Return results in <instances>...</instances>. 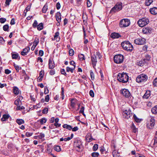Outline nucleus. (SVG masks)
Returning <instances> with one entry per match:
<instances>
[{
	"label": "nucleus",
	"instance_id": "49",
	"mask_svg": "<svg viewBox=\"0 0 157 157\" xmlns=\"http://www.w3.org/2000/svg\"><path fill=\"white\" fill-rule=\"evenodd\" d=\"M21 103V102L20 101L18 100L17 99L14 102V104L17 105H20V103Z\"/></svg>",
	"mask_w": 157,
	"mask_h": 157
},
{
	"label": "nucleus",
	"instance_id": "36",
	"mask_svg": "<svg viewBox=\"0 0 157 157\" xmlns=\"http://www.w3.org/2000/svg\"><path fill=\"white\" fill-rule=\"evenodd\" d=\"M45 136V135L44 134L42 133H40V135L38 136H36V137L39 139H41L43 138H44Z\"/></svg>",
	"mask_w": 157,
	"mask_h": 157
},
{
	"label": "nucleus",
	"instance_id": "10",
	"mask_svg": "<svg viewBox=\"0 0 157 157\" xmlns=\"http://www.w3.org/2000/svg\"><path fill=\"white\" fill-rule=\"evenodd\" d=\"M155 123V120L154 117H150V119L149 122L147 124V126L148 128L150 129H152Z\"/></svg>",
	"mask_w": 157,
	"mask_h": 157
},
{
	"label": "nucleus",
	"instance_id": "32",
	"mask_svg": "<svg viewBox=\"0 0 157 157\" xmlns=\"http://www.w3.org/2000/svg\"><path fill=\"white\" fill-rule=\"evenodd\" d=\"M78 57L80 61H82L85 60V56L83 54H80L78 55Z\"/></svg>",
	"mask_w": 157,
	"mask_h": 157
},
{
	"label": "nucleus",
	"instance_id": "4",
	"mask_svg": "<svg viewBox=\"0 0 157 157\" xmlns=\"http://www.w3.org/2000/svg\"><path fill=\"white\" fill-rule=\"evenodd\" d=\"M147 79V76L144 74H141L139 75L136 79V81L138 83L144 82Z\"/></svg>",
	"mask_w": 157,
	"mask_h": 157
},
{
	"label": "nucleus",
	"instance_id": "27",
	"mask_svg": "<svg viewBox=\"0 0 157 157\" xmlns=\"http://www.w3.org/2000/svg\"><path fill=\"white\" fill-rule=\"evenodd\" d=\"M86 140L87 141L90 142L92 141V138L90 136V135H88L86 136Z\"/></svg>",
	"mask_w": 157,
	"mask_h": 157
},
{
	"label": "nucleus",
	"instance_id": "14",
	"mask_svg": "<svg viewBox=\"0 0 157 157\" xmlns=\"http://www.w3.org/2000/svg\"><path fill=\"white\" fill-rule=\"evenodd\" d=\"M152 29L150 27H144L143 29L142 32L144 34L151 33L152 32Z\"/></svg>",
	"mask_w": 157,
	"mask_h": 157
},
{
	"label": "nucleus",
	"instance_id": "47",
	"mask_svg": "<svg viewBox=\"0 0 157 157\" xmlns=\"http://www.w3.org/2000/svg\"><path fill=\"white\" fill-rule=\"evenodd\" d=\"M99 155L98 152H93L92 153L91 155L93 157H98Z\"/></svg>",
	"mask_w": 157,
	"mask_h": 157
},
{
	"label": "nucleus",
	"instance_id": "41",
	"mask_svg": "<svg viewBox=\"0 0 157 157\" xmlns=\"http://www.w3.org/2000/svg\"><path fill=\"white\" fill-rule=\"evenodd\" d=\"M54 149L56 151H59L61 150L60 147L59 146H57L55 147H54Z\"/></svg>",
	"mask_w": 157,
	"mask_h": 157
},
{
	"label": "nucleus",
	"instance_id": "3",
	"mask_svg": "<svg viewBox=\"0 0 157 157\" xmlns=\"http://www.w3.org/2000/svg\"><path fill=\"white\" fill-rule=\"evenodd\" d=\"M101 57L100 53L98 52H96L95 54L91 56V61L94 68L96 65L97 63V58L100 59Z\"/></svg>",
	"mask_w": 157,
	"mask_h": 157
},
{
	"label": "nucleus",
	"instance_id": "59",
	"mask_svg": "<svg viewBox=\"0 0 157 157\" xmlns=\"http://www.w3.org/2000/svg\"><path fill=\"white\" fill-rule=\"evenodd\" d=\"M49 100V96L48 95H47L45 98V101L46 102H48Z\"/></svg>",
	"mask_w": 157,
	"mask_h": 157
},
{
	"label": "nucleus",
	"instance_id": "13",
	"mask_svg": "<svg viewBox=\"0 0 157 157\" xmlns=\"http://www.w3.org/2000/svg\"><path fill=\"white\" fill-rule=\"evenodd\" d=\"M123 115L124 118L127 119L128 118L132 115L131 111L129 109L128 110H125L123 112Z\"/></svg>",
	"mask_w": 157,
	"mask_h": 157
},
{
	"label": "nucleus",
	"instance_id": "25",
	"mask_svg": "<svg viewBox=\"0 0 157 157\" xmlns=\"http://www.w3.org/2000/svg\"><path fill=\"white\" fill-rule=\"evenodd\" d=\"M151 59V57L148 55H146L145 56V58L144 59V61L145 62V63H147V62L149 61Z\"/></svg>",
	"mask_w": 157,
	"mask_h": 157
},
{
	"label": "nucleus",
	"instance_id": "22",
	"mask_svg": "<svg viewBox=\"0 0 157 157\" xmlns=\"http://www.w3.org/2000/svg\"><path fill=\"white\" fill-rule=\"evenodd\" d=\"M151 111L153 114L155 115L157 114V105L152 108Z\"/></svg>",
	"mask_w": 157,
	"mask_h": 157
},
{
	"label": "nucleus",
	"instance_id": "15",
	"mask_svg": "<svg viewBox=\"0 0 157 157\" xmlns=\"http://www.w3.org/2000/svg\"><path fill=\"white\" fill-rule=\"evenodd\" d=\"M49 68L50 69H52L55 67V63L54 61L50 59L48 62Z\"/></svg>",
	"mask_w": 157,
	"mask_h": 157
},
{
	"label": "nucleus",
	"instance_id": "46",
	"mask_svg": "<svg viewBox=\"0 0 157 157\" xmlns=\"http://www.w3.org/2000/svg\"><path fill=\"white\" fill-rule=\"evenodd\" d=\"M69 55L71 56H72L74 54V51L72 49H70L69 50Z\"/></svg>",
	"mask_w": 157,
	"mask_h": 157
},
{
	"label": "nucleus",
	"instance_id": "45",
	"mask_svg": "<svg viewBox=\"0 0 157 157\" xmlns=\"http://www.w3.org/2000/svg\"><path fill=\"white\" fill-rule=\"evenodd\" d=\"M38 25V23L37 21L36 20H35L34 23L33 24V27L34 28H35L36 27H37V26Z\"/></svg>",
	"mask_w": 157,
	"mask_h": 157
},
{
	"label": "nucleus",
	"instance_id": "61",
	"mask_svg": "<svg viewBox=\"0 0 157 157\" xmlns=\"http://www.w3.org/2000/svg\"><path fill=\"white\" fill-rule=\"evenodd\" d=\"M134 119L135 120V121L136 122H139L140 121L139 119H138L136 116H135V115H134Z\"/></svg>",
	"mask_w": 157,
	"mask_h": 157
},
{
	"label": "nucleus",
	"instance_id": "1",
	"mask_svg": "<svg viewBox=\"0 0 157 157\" xmlns=\"http://www.w3.org/2000/svg\"><path fill=\"white\" fill-rule=\"evenodd\" d=\"M117 80L120 82L125 83L128 80V76L126 73H119L117 77Z\"/></svg>",
	"mask_w": 157,
	"mask_h": 157
},
{
	"label": "nucleus",
	"instance_id": "29",
	"mask_svg": "<svg viewBox=\"0 0 157 157\" xmlns=\"http://www.w3.org/2000/svg\"><path fill=\"white\" fill-rule=\"evenodd\" d=\"M75 69V67L72 68H70L67 67L66 68V71L67 72H69L70 71L71 73H72L73 72V71Z\"/></svg>",
	"mask_w": 157,
	"mask_h": 157
},
{
	"label": "nucleus",
	"instance_id": "44",
	"mask_svg": "<svg viewBox=\"0 0 157 157\" xmlns=\"http://www.w3.org/2000/svg\"><path fill=\"white\" fill-rule=\"evenodd\" d=\"M84 107L83 106H82L80 109V110L79 111V113H82V114L85 116V115L84 113Z\"/></svg>",
	"mask_w": 157,
	"mask_h": 157
},
{
	"label": "nucleus",
	"instance_id": "33",
	"mask_svg": "<svg viewBox=\"0 0 157 157\" xmlns=\"http://www.w3.org/2000/svg\"><path fill=\"white\" fill-rule=\"evenodd\" d=\"M39 42V39L37 37H36L33 42V44L35 46H36Z\"/></svg>",
	"mask_w": 157,
	"mask_h": 157
},
{
	"label": "nucleus",
	"instance_id": "58",
	"mask_svg": "<svg viewBox=\"0 0 157 157\" xmlns=\"http://www.w3.org/2000/svg\"><path fill=\"white\" fill-rule=\"evenodd\" d=\"M44 55V52L42 50H40L39 51V56H42Z\"/></svg>",
	"mask_w": 157,
	"mask_h": 157
},
{
	"label": "nucleus",
	"instance_id": "64",
	"mask_svg": "<svg viewBox=\"0 0 157 157\" xmlns=\"http://www.w3.org/2000/svg\"><path fill=\"white\" fill-rule=\"evenodd\" d=\"M144 156V155L140 154L138 153L136 154L135 155V157H142Z\"/></svg>",
	"mask_w": 157,
	"mask_h": 157
},
{
	"label": "nucleus",
	"instance_id": "55",
	"mask_svg": "<svg viewBox=\"0 0 157 157\" xmlns=\"http://www.w3.org/2000/svg\"><path fill=\"white\" fill-rule=\"evenodd\" d=\"M25 109V107L23 106H19L17 107V110H21Z\"/></svg>",
	"mask_w": 157,
	"mask_h": 157
},
{
	"label": "nucleus",
	"instance_id": "34",
	"mask_svg": "<svg viewBox=\"0 0 157 157\" xmlns=\"http://www.w3.org/2000/svg\"><path fill=\"white\" fill-rule=\"evenodd\" d=\"M39 121L41 124H43L45 123L47 121V119L45 118H42Z\"/></svg>",
	"mask_w": 157,
	"mask_h": 157
},
{
	"label": "nucleus",
	"instance_id": "19",
	"mask_svg": "<svg viewBox=\"0 0 157 157\" xmlns=\"http://www.w3.org/2000/svg\"><path fill=\"white\" fill-rule=\"evenodd\" d=\"M77 102V100L75 99H73L71 100V106L72 108H74L75 106V104Z\"/></svg>",
	"mask_w": 157,
	"mask_h": 157
},
{
	"label": "nucleus",
	"instance_id": "57",
	"mask_svg": "<svg viewBox=\"0 0 157 157\" xmlns=\"http://www.w3.org/2000/svg\"><path fill=\"white\" fill-rule=\"evenodd\" d=\"M33 134V133L32 132H27L26 133L25 135L27 137H29L32 136Z\"/></svg>",
	"mask_w": 157,
	"mask_h": 157
},
{
	"label": "nucleus",
	"instance_id": "48",
	"mask_svg": "<svg viewBox=\"0 0 157 157\" xmlns=\"http://www.w3.org/2000/svg\"><path fill=\"white\" fill-rule=\"evenodd\" d=\"M59 35V33L57 32L55 33V35L54 36V38L57 40V39L58 38Z\"/></svg>",
	"mask_w": 157,
	"mask_h": 157
},
{
	"label": "nucleus",
	"instance_id": "8",
	"mask_svg": "<svg viewBox=\"0 0 157 157\" xmlns=\"http://www.w3.org/2000/svg\"><path fill=\"white\" fill-rule=\"evenodd\" d=\"M74 147L77 151L80 152L82 150V142L80 140H77L75 142Z\"/></svg>",
	"mask_w": 157,
	"mask_h": 157
},
{
	"label": "nucleus",
	"instance_id": "9",
	"mask_svg": "<svg viewBox=\"0 0 157 157\" xmlns=\"http://www.w3.org/2000/svg\"><path fill=\"white\" fill-rule=\"evenodd\" d=\"M121 93L124 97L128 98L131 96V94L128 90L126 89H121L120 90Z\"/></svg>",
	"mask_w": 157,
	"mask_h": 157
},
{
	"label": "nucleus",
	"instance_id": "51",
	"mask_svg": "<svg viewBox=\"0 0 157 157\" xmlns=\"http://www.w3.org/2000/svg\"><path fill=\"white\" fill-rule=\"evenodd\" d=\"M48 109L47 108H45L43 110L42 113L43 114H46L48 111Z\"/></svg>",
	"mask_w": 157,
	"mask_h": 157
},
{
	"label": "nucleus",
	"instance_id": "37",
	"mask_svg": "<svg viewBox=\"0 0 157 157\" xmlns=\"http://www.w3.org/2000/svg\"><path fill=\"white\" fill-rule=\"evenodd\" d=\"M113 157H120L119 154L116 151H114L113 152Z\"/></svg>",
	"mask_w": 157,
	"mask_h": 157
},
{
	"label": "nucleus",
	"instance_id": "30",
	"mask_svg": "<svg viewBox=\"0 0 157 157\" xmlns=\"http://www.w3.org/2000/svg\"><path fill=\"white\" fill-rule=\"evenodd\" d=\"M16 122L19 125H21L24 123V121L22 119H17L16 120Z\"/></svg>",
	"mask_w": 157,
	"mask_h": 157
},
{
	"label": "nucleus",
	"instance_id": "5",
	"mask_svg": "<svg viewBox=\"0 0 157 157\" xmlns=\"http://www.w3.org/2000/svg\"><path fill=\"white\" fill-rule=\"evenodd\" d=\"M138 25L141 27H143L147 25L149 23L148 19L147 18H143L140 19L138 21Z\"/></svg>",
	"mask_w": 157,
	"mask_h": 157
},
{
	"label": "nucleus",
	"instance_id": "60",
	"mask_svg": "<svg viewBox=\"0 0 157 157\" xmlns=\"http://www.w3.org/2000/svg\"><path fill=\"white\" fill-rule=\"evenodd\" d=\"M132 129L133 130V132H136L137 131L136 129L135 128V126L133 124H132Z\"/></svg>",
	"mask_w": 157,
	"mask_h": 157
},
{
	"label": "nucleus",
	"instance_id": "23",
	"mask_svg": "<svg viewBox=\"0 0 157 157\" xmlns=\"http://www.w3.org/2000/svg\"><path fill=\"white\" fill-rule=\"evenodd\" d=\"M150 96V91H147L143 96L144 98L147 99Z\"/></svg>",
	"mask_w": 157,
	"mask_h": 157
},
{
	"label": "nucleus",
	"instance_id": "7",
	"mask_svg": "<svg viewBox=\"0 0 157 157\" xmlns=\"http://www.w3.org/2000/svg\"><path fill=\"white\" fill-rule=\"evenodd\" d=\"M123 56L121 54L116 55L114 56L113 58L114 62L117 63H121L123 61Z\"/></svg>",
	"mask_w": 157,
	"mask_h": 157
},
{
	"label": "nucleus",
	"instance_id": "11",
	"mask_svg": "<svg viewBox=\"0 0 157 157\" xmlns=\"http://www.w3.org/2000/svg\"><path fill=\"white\" fill-rule=\"evenodd\" d=\"M122 9V4L121 3H117L111 10L110 12H115L121 10Z\"/></svg>",
	"mask_w": 157,
	"mask_h": 157
},
{
	"label": "nucleus",
	"instance_id": "12",
	"mask_svg": "<svg viewBox=\"0 0 157 157\" xmlns=\"http://www.w3.org/2000/svg\"><path fill=\"white\" fill-rule=\"evenodd\" d=\"M145 39L143 38H138L134 40V43L137 45H142L144 44Z\"/></svg>",
	"mask_w": 157,
	"mask_h": 157
},
{
	"label": "nucleus",
	"instance_id": "54",
	"mask_svg": "<svg viewBox=\"0 0 157 157\" xmlns=\"http://www.w3.org/2000/svg\"><path fill=\"white\" fill-rule=\"evenodd\" d=\"M6 21V19L5 18H0V22L2 23H3Z\"/></svg>",
	"mask_w": 157,
	"mask_h": 157
},
{
	"label": "nucleus",
	"instance_id": "50",
	"mask_svg": "<svg viewBox=\"0 0 157 157\" xmlns=\"http://www.w3.org/2000/svg\"><path fill=\"white\" fill-rule=\"evenodd\" d=\"M30 6H28L26 8L25 10L24 11V13H25V14H26V12L29 11L30 9Z\"/></svg>",
	"mask_w": 157,
	"mask_h": 157
},
{
	"label": "nucleus",
	"instance_id": "56",
	"mask_svg": "<svg viewBox=\"0 0 157 157\" xmlns=\"http://www.w3.org/2000/svg\"><path fill=\"white\" fill-rule=\"evenodd\" d=\"M60 71H61V74H62L63 75H65V76H66L67 75V74H66V73L65 72V70L64 69H61Z\"/></svg>",
	"mask_w": 157,
	"mask_h": 157
},
{
	"label": "nucleus",
	"instance_id": "62",
	"mask_svg": "<svg viewBox=\"0 0 157 157\" xmlns=\"http://www.w3.org/2000/svg\"><path fill=\"white\" fill-rule=\"evenodd\" d=\"M60 7H61V6H60V3L59 2H58L56 4V8L57 9V10H59V9H60Z\"/></svg>",
	"mask_w": 157,
	"mask_h": 157
},
{
	"label": "nucleus",
	"instance_id": "52",
	"mask_svg": "<svg viewBox=\"0 0 157 157\" xmlns=\"http://www.w3.org/2000/svg\"><path fill=\"white\" fill-rule=\"evenodd\" d=\"M48 9L47 7V6H44L42 10V12L44 13H45Z\"/></svg>",
	"mask_w": 157,
	"mask_h": 157
},
{
	"label": "nucleus",
	"instance_id": "18",
	"mask_svg": "<svg viewBox=\"0 0 157 157\" xmlns=\"http://www.w3.org/2000/svg\"><path fill=\"white\" fill-rule=\"evenodd\" d=\"M150 12L152 14H157V8L156 7L151 8L150 9Z\"/></svg>",
	"mask_w": 157,
	"mask_h": 157
},
{
	"label": "nucleus",
	"instance_id": "43",
	"mask_svg": "<svg viewBox=\"0 0 157 157\" xmlns=\"http://www.w3.org/2000/svg\"><path fill=\"white\" fill-rule=\"evenodd\" d=\"M98 148V145L97 144H95L93 147V150L94 151H95L97 150Z\"/></svg>",
	"mask_w": 157,
	"mask_h": 157
},
{
	"label": "nucleus",
	"instance_id": "24",
	"mask_svg": "<svg viewBox=\"0 0 157 157\" xmlns=\"http://www.w3.org/2000/svg\"><path fill=\"white\" fill-rule=\"evenodd\" d=\"M13 92L15 94L17 95L19 93V91L18 88L14 86L13 88Z\"/></svg>",
	"mask_w": 157,
	"mask_h": 157
},
{
	"label": "nucleus",
	"instance_id": "31",
	"mask_svg": "<svg viewBox=\"0 0 157 157\" xmlns=\"http://www.w3.org/2000/svg\"><path fill=\"white\" fill-rule=\"evenodd\" d=\"M153 2L152 0H146L145 4L146 6H149Z\"/></svg>",
	"mask_w": 157,
	"mask_h": 157
},
{
	"label": "nucleus",
	"instance_id": "42",
	"mask_svg": "<svg viewBox=\"0 0 157 157\" xmlns=\"http://www.w3.org/2000/svg\"><path fill=\"white\" fill-rule=\"evenodd\" d=\"M18 56V54H13L12 55V58L13 59H17Z\"/></svg>",
	"mask_w": 157,
	"mask_h": 157
},
{
	"label": "nucleus",
	"instance_id": "17",
	"mask_svg": "<svg viewBox=\"0 0 157 157\" xmlns=\"http://www.w3.org/2000/svg\"><path fill=\"white\" fill-rule=\"evenodd\" d=\"M120 36V35L119 33H112L110 35L111 37L112 38H117Z\"/></svg>",
	"mask_w": 157,
	"mask_h": 157
},
{
	"label": "nucleus",
	"instance_id": "20",
	"mask_svg": "<svg viewBox=\"0 0 157 157\" xmlns=\"http://www.w3.org/2000/svg\"><path fill=\"white\" fill-rule=\"evenodd\" d=\"M10 116L8 114H4L3 115L1 119L2 121H6L9 118Z\"/></svg>",
	"mask_w": 157,
	"mask_h": 157
},
{
	"label": "nucleus",
	"instance_id": "16",
	"mask_svg": "<svg viewBox=\"0 0 157 157\" xmlns=\"http://www.w3.org/2000/svg\"><path fill=\"white\" fill-rule=\"evenodd\" d=\"M30 50V48L27 47L24 48L23 51L21 52V54L22 56H25L27 55V53L29 52Z\"/></svg>",
	"mask_w": 157,
	"mask_h": 157
},
{
	"label": "nucleus",
	"instance_id": "28",
	"mask_svg": "<svg viewBox=\"0 0 157 157\" xmlns=\"http://www.w3.org/2000/svg\"><path fill=\"white\" fill-rule=\"evenodd\" d=\"M37 29L38 30H41L43 29V25L42 23H40L37 26Z\"/></svg>",
	"mask_w": 157,
	"mask_h": 157
},
{
	"label": "nucleus",
	"instance_id": "53",
	"mask_svg": "<svg viewBox=\"0 0 157 157\" xmlns=\"http://www.w3.org/2000/svg\"><path fill=\"white\" fill-rule=\"evenodd\" d=\"M153 85L154 86H157V78H155L153 81Z\"/></svg>",
	"mask_w": 157,
	"mask_h": 157
},
{
	"label": "nucleus",
	"instance_id": "63",
	"mask_svg": "<svg viewBox=\"0 0 157 157\" xmlns=\"http://www.w3.org/2000/svg\"><path fill=\"white\" fill-rule=\"evenodd\" d=\"M89 93H90V96L91 97H94V92H93V90H90V91Z\"/></svg>",
	"mask_w": 157,
	"mask_h": 157
},
{
	"label": "nucleus",
	"instance_id": "35",
	"mask_svg": "<svg viewBox=\"0 0 157 157\" xmlns=\"http://www.w3.org/2000/svg\"><path fill=\"white\" fill-rule=\"evenodd\" d=\"M144 63L145 62L144 60L143 61L140 60L137 63V64L140 66H142L144 64Z\"/></svg>",
	"mask_w": 157,
	"mask_h": 157
},
{
	"label": "nucleus",
	"instance_id": "40",
	"mask_svg": "<svg viewBox=\"0 0 157 157\" xmlns=\"http://www.w3.org/2000/svg\"><path fill=\"white\" fill-rule=\"evenodd\" d=\"M90 76L91 79L94 80V75L93 72L92 71H90Z\"/></svg>",
	"mask_w": 157,
	"mask_h": 157
},
{
	"label": "nucleus",
	"instance_id": "26",
	"mask_svg": "<svg viewBox=\"0 0 157 157\" xmlns=\"http://www.w3.org/2000/svg\"><path fill=\"white\" fill-rule=\"evenodd\" d=\"M63 128H67L70 130H71L72 129V127L71 126L66 124H63Z\"/></svg>",
	"mask_w": 157,
	"mask_h": 157
},
{
	"label": "nucleus",
	"instance_id": "39",
	"mask_svg": "<svg viewBox=\"0 0 157 157\" xmlns=\"http://www.w3.org/2000/svg\"><path fill=\"white\" fill-rule=\"evenodd\" d=\"M14 66L17 72H18L19 70L21 69V67H19L18 66L15 64H14Z\"/></svg>",
	"mask_w": 157,
	"mask_h": 157
},
{
	"label": "nucleus",
	"instance_id": "21",
	"mask_svg": "<svg viewBox=\"0 0 157 157\" xmlns=\"http://www.w3.org/2000/svg\"><path fill=\"white\" fill-rule=\"evenodd\" d=\"M56 19L58 22H60L61 20V15L60 13H57L56 14Z\"/></svg>",
	"mask_w": 157,
	"mask_h": 157
},
{
	"label": "nucleus",
	"instance_id": "38",
	"mask_svg": "<svg viewBox=\"0 0 157 157\" xmlns=\"http://www.w3.org/2000/svg\"><path fill=\"white\" fill-rule=\"evenodd\" d=\"M9 26L8 25H4L3 27V29L4 31H8Z\"/></svg>",
	"mask_w": 157,
	"mask_h": 157
},
{
	"label": "nucleus",
	"instance_id": "6",
	"mask_svg": "<svg viewBox=\"0 0 157 157\" xmlns=\"http://www.w3.org/2000/svg\"><path fill=\"white\" fill-rule=\"evenodd\" d=\"M130 24V21L128 19H124L121 20L120 23L121 27H124L128 26Z\"/></svg>",
	"mask_w": 157,
	"mask_h": 157
},
{
	"label": "nucleus",
	"instance_id": "2",
	"mask_svg": "<svg viewBox=\"0 0 157 157\" xmlns=\"http://www.w3.org/2000/svg\"><path fill=\"white\" fill-rule=\"evenodd\" d=\"M121 46L123 49L127 51L132 52L133 49V46L128 41H124L121 43Z\"/></svg>",
	"mask_w": 157,
	"mask_h": 157
}]
</instances>
